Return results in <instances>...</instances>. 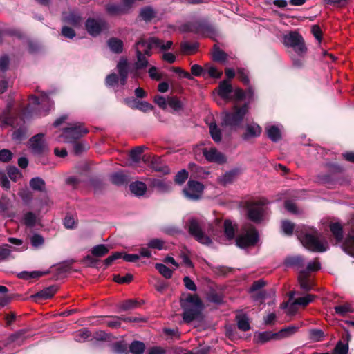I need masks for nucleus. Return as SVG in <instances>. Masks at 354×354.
Listing matches in <instances>:
<instances>
[{
    "mask_svg": "<svg viewBox=\"0 0 354 354\" xmlns=\"http://www.w3.org/2000/svg\"><path fill=\"white\" fill-rule=\"evenodd\" d=\"M297 330V327L295 326H288L284 328H282L279 332L277 333L278 339H281L282 338L288 337L294 334Z\"/></svg>",
    "mask_w": 354,
    "mask_h": 354,
    "instance_id": "49",
    "label": "nucleus"
},
{
    "mask_svg": "<svg viewBox=\"0 0 354 354\" xmlns=\"http://www.w3.org/2000/svg\"><path fill=\"white\" fill-rule=\"evenodd\" d=\"M239 173V171L238 169H234L226 171L221 177L219 178V183L224 186L232 184L234 181Z\"/></svg>",
    "mask_w": 354,
    "mask_h": 354,
    "instance_id": "24",
    "label": "nucleus"
},
{
    "mask_svg": "<svg viewBox=\"0 0 354 354\" xmlns=\"http://www.w3.org/2000/svg\"><path fill=\"white\" fill-rule=\"evenodd\" d=\"M111 182L115 185H123L128 183L127 176L120 172H115L110 176Z\"/></svg>",
    "mask_w": 354,
    "mask_h": 354,
    "instance_id": "41",
    "label": "nucleus"
},
{
    "mask_svg": "<svg viewBox=\"0 0 354 354\" xmlns=\"http://www.w3.org/2000/svg\"><path fill=\"white\" fill-rule=\"evenodd\" d=\"M315 298V295L308 294L304 297H301L297 298L295 299V304H297L298 305L301 306L303 307H306L310 302H312Z\"/></svg>",
    "mask_w": 354,
    "mask_h": 354,
    "instance_id": "58",
    "label": "nucleus"
},
{
    "mask_svg": "<svg viewBox=\"0 0 354 354\" xmlns=\"http://www.w3.org/2000/svg\"><path fill=\"white\" fill-rule=\"evenodd\" d=\"M259 241V234L255 227H252L245 234L239 236L236 239V245L240 248L254 246Z\"/></svg>",
    "mask_w": 354,
    "mask_h": 354,
    "instance_id": "11",
    "label": "nucleus"
},
{
    "mask_svg": "<svg viewBox=\"0 0 354 354\" xmlns=\"http://www.w3.org/2000/svg\"><path fill=\"white\" fill-rule=\"evenodd\" d=\"M246 98V93L245 91L240 88H236L234 91V94L231 95L230 100L233 101H242Z\"/></svg>",
    "mask_w": 354,
    "mask_h": 354,
    "instance_id": "61",
    "label": "nucleus"
},
{
    "mask_svg": "<svg viewBox=\"0 0 354 354\" xmlns=\"http://www.w3.org/2000/svg\"><path fill=\"white\" fill-rule=\"evenodd\" d=\"M48 272L41 271L28 272L24 271L18 274L17 277L22 279H38Z\"/></svg>",
    "mask_w": 354,
    "mask_h": 354,
    "instance_id": "45",
    "label": "nucleus"
},
{
    "mask_svg": "<svg viewBox=\"0 0 354 354\" xmlns=\"http://www.w3.org/2000/svg\"><path fill=\"white\" fill-rule=\"evenodd\" d=\"M267 283L263 279H259L257 281H254L251 286L249 288L248 292L252 293L256 292V291H261L263 290L262 288L266 286Z\"/></svg>",
    "mask_w": 354,
    "mask_h": 354,
    "instance_id": "56",
    "label": "nucleus"
},
{
    "mask_svg": "<svg viewBox=\"0 0 354 354\" xmlns=\"http://www.w3.org/2000/svg\"><path fill=\"white\" fill-rule=\"evenodd\" d=\"M295 233L303 245L311 252H324L328 248L326 242L324 243L320 241V232L313 227L297 228Z\"/></svg>",
    "mask_w": 354,
    "mask_h": 354,
    "instance_id": "3",
    "label": "nucleus"
},
{
    "mask_svg": "<svg viewBox=\"0 0 354 354\" xmlns=\"http://www.w3.org/2000/svg\"><path fill=\"white\" fill-rule=\"evenodd\" d=\"M262 132L261 127L257 123L247 124L245 132L242 135V138L248 140L252 138L259 137Z\"/></svg>",
    "mask_w": 354,
    "mask_h": 354,
    "instance_id": "19",
    "label": "nucleus"
},
{
    "mask_svg": "<svg viewBox=\"0 0 354 354\" xmlns=\"http://www.w3.org/2000/svg\"><path fill=\"white\" fill-rule=\"evenodd\" d=\"M100 260L93 256L92 254L85 256L81 261V263L87 268H98Z\"/></svg>",
    "mask_w": 354,
    "mask_h": 354,
    "instance_id": "38",
    "label": "nucleus"
},
{
    "mask_svg": "<svg viewBox=\"0 0 354 354\" xmlns=\"http://www.w3.org/2000/svg\"><path fill=\"white\" fill-rule=\"evenodd\" d=\"M136 57L137 61L135 63V68L137 70H140L145 68L147 66L149 62L146 59L145 56L143 55L142 52L140 49H136Z\"/></svg>",
    "mask_w": 354,
    "mask_h": 354,
    "instance_id": "42",
    "label": "nucleus"
},
{
    "mask_svg": "<svg viewBox=\"0 0 354 354\" xmlns=\"http://www.w3.org/2000/svg\"><path fill=\"white\" fill-rule=\"evenodd\" d=\"M59 287L56 285H52L44 288L32 295L35 301H40L52 298L58 290Z\"/></svg>",
    "mask_w": 354,
    "mask_h": 354,
    "instance_id": "16",
    "label": "nucleus"
},
{
    "mask_svg": "<svg viewBox=\"0 0 354 354\" xmlns=\"http://www.w3.org/2000/svg\"><path fill=\"white\" fill-rule=\"evenodd\" d=\"M26 114V110H23L21 113L18 115L12 112L10 107H7L3 110L0 115V122L1 127H12L16 128L19 127L15 131H14L12 138L13 140L17 142H21L26 138L27 129L24 126L25 123L24 116Z\"/></svg>",
    "mask_w": 354,
    "mask_h": 354,
    "instance_id": "2",
    "label": "nucleus"
},
{
    "mask_svg": "<svg viewBox=\"0 0 354 354\" xmlns=\"http://www.w3.org/2000/svg\"><path fill=\"white\" fill-rule=\"evenodd\" d=\"M167 104L175 111H179L183 109V103L176 96L168 97Z\"/></svg>",
    "mask_w": 354,
    "mask_h": 354,
    "instance_id": "48",
    "label": "nucleus"
},
{
    "mask_svg": "<svg viewBox=\"0 0 354 354\" xmlns=\"http://www.w3.org/2000/svg\"><path fill=\"white\" fill-rule=\"evenodd\" d=\"M26 330L24 329L19 330L12 334H11L6 339V345L15 343L23 341L25 339V334Z\"/></svg>",
    "mask_w": 354,
    "mask_h": 354,
    "instance_id": "40",
    "label": "nucleus"
},
{
    "mask_svg": "<svg viewBox=\"0 0 354 354\" xmlns=\"http://www.w3.org/2000/svg\"><path fill=\"white\" fill-rule=\"evenodd\" d=\"M199 47L198 42L190 44L187 41H184L180 44V48L184 52H194L197 50Z\"/></svg>",
    "mask_w": 354,
    "mask_h": 354,
    "instance_id": "62",
    "label": "nucleus"
},
{
    "mask_svg": "<svg viewBox=\"0 0 354 354\" xmlns=\"http://www.w3.org/2000/svg\"><path fill=\"white\" fill-rule=\"evenodd\" d=\"M209 133L212 140L218 143L222 140L221 130L218 127L215 122H212L209 125Z\"/></svg>",
    "mask_w": 354,
    "mask_h": 354,
    "instance_id": "37",
    "label": "nucleus"
},
{
    "mask_svg": "<svg viewBox=\"0 0 354 354\" xmlns=\"http://www.w3.org/2000/svg\"><path fill=\"white\" fill-rule=\"evenodd\" d=\"M130 191L137 196H143L147 190V186L145 183L136 181L133 182L129 185Z\"/></svg>",
    "mask_w": 354,
    "mask_h": 354,
    "instance_id": "25",
    "label": "nucleus"
},
{
    "mask_svg": "<svg viewBox=\"0 0 354 354\" xmlns=\"http://www.w3.org/2000/svg\"><path fill=\"white\" fill-rule=\"evenodd\" d=\"M113 351L118 354H127V344L124 341H118L113 344Z\"/></svg>",
    "mask_w": 354,
    "mask_h": 354,
    "instance_id": "50",
    "label": "nucleus"
},
{
    "mask_svg": "<svg viewBox=\"0 0 354 354\" xmlns=\"http://www.w3.org/2000/svg\"><path fill=\"white\" fill-rule=\"evenodd\" d=\"M29 142L31 151L35 155L40 156L48 151V145L44 140V134L42 133L32 136Z\"/></svg>",
    "mask_w": 354,
    "mask_h": 354,
    "instance_id": "14",
    "label": "nucleus"
},
{
    "mask_svg": "<svg viewBox=\"0 0 354 354\" xmlns=\"http://www.w3.org/2000/svg\"><path fill=\"white\" fill-rule=\"evenodd\" d=\"M212 59L218 62H224L227 59V54L221 50L217 44H214L212 53Z\"/></svg>",
    "mask_w": 354,
    "mask_h": 354,
    "instance_id": "27",
    "label": "nucleus"
},
{
    "mask_svg": "<svg viewBox=\"0 0 354 354\" xmlns=\"http://www.w3.org/2000/svg\"><path fill=\"white\" fill-rule=\"evenodd\" d=\"M180 306L183 309L182 317L185 323L189 324L202 317L204 305L198 295L182 294L180 297Z\"/></svg>",
    "mask_w": 354,
    "mask_h": 354,
    "instance_id": "1",
    "label": "nucleus"
},
{
    "mask_svg": "<svg viewBox=\"0 0 354 354\" xmlns=\"http://www.w3.org/2000/svg\"><path fill=\"white\" fill-rule=\"evenodd\" d=\"M88 132V129L82 124L75 123L64 128L62 137L66 142H73L85 136Z\"/></svg>",
    "mask_w": 354,
    "mask_h": 354,
    "instance_id": "9",
    "label": "nucleus"
},
{
    "mask_svg": "<svg viewBox=\"0 0 354 354\" xmlns=\"http://www.w3.org/2000/svg\"><path fill=\"white\" fill-rule=\"evenodd\" d=\"M236 228L232 225V223L229 219H225L223 223V232L224 234L228 240L234 239L235 236Z\"/></svg>",
    "mask_w": 354,
    "mask_h": 354,
    "instance_id": "32",
    "label": "nucleus"
},
{
    "mask_svg": "<svg viewBox=\"0 0 354 354\" xmlns=\"http://www.w3.org/2000/svg\"><path fill=\"white\" fill-rule=\"evenodd\" d=\"M248 103L239 106L234 103L232 111H225L222 117L221 126L229 127L231 129H236L242 123L245 115L248 112Z\"/></svg>",
    "mask_w": 354,
    "mask_h": 354,
    "instance_id": "5",
    "label": "nucleus"
},
{
    "mask_svg": "<svg viewBox=\"0 0 354 354\" xmlns=\"http://www.w3.org/2000/svg\"><path fill=\"white\" fill-rule=\"evenodd\" d=\"M285 265L288 267L302 268L304 265V259L301 256L289 257L286 259Z\"/></svg>",
    "mask_w": 354,
    "mask_h": 354,
    "instance_id": "36",
    "label": "nucleus"
},
{
    "mask_svg": "<svg viewBox=\"0 0 354 354\" xmlns=\"http://www.w3.org/2000/svg\"><path fill=\"white\" fill-rule=\"evenodd\" d=\"M145 149V146H137L132 149L129 153V157L134 162H139L140 159V156L144 151V149Z\"/></svg>",
    "mask_w": 354,
    "mask_h": 354,
    "instance_id": "47",
    "label": "nucleus"
},
{
    "mask_svg": "<svg viewBox=\"0 0 354 354\" xmlns=\"http://www.w3.org/2000/svg\"><path fill=\"white\" fill-rule=\"evenodd\" d=\"M309 337L313 342H321L324 339V333L321 329H312L309 331Z\"/></svg>",
    "mask_w": 354,
    "mask_h": 354,
    "instance_id": "53",
    "label": "nucleus"
},
{
    "mask_svg": "<svg viewBox=\"0 0 354 354\" xmlns=\"http://www.w3.org/2000/svg\"><path fill=\"white\" fill-rule=\"evenodd\" d=\"M283 44L286 47L292 48L300 57L307 52V47L302 35L297 31H290L283 36Z\"/></svg>",
    "mask_w": 354,
    "mask_h": 354,
    "instance_id": "8",
    "label": "nucleus"
},
{
    "mask_svg": "<svg viewBox=\"0 0 354 354\" xmlns=\"http://www.w3.org/2000/svg\"><path fill=\"white\" fill-rule=\"evenodd\" d=\"M132 354H142L145 350V344L140 341L134 340L129 346Z\"/></svg>",
    "mask_w": 354,
    "mask_h": 354,
    "instance_id": "44",
    "label": "nucleus"
},
{
    "mask_svg": "<svg viewBox=\"0 0 354 354\" xmlns=\"http://www.w3.org/2000/svg\"><path fill=\"white\" fill-rule=\"evenodd\" d=\"M155 40V37H150L148 41H146L143 39H140L139 41H138L135 45L134 47L136 49H140V48H145V49L143 50L144 55L151 56V50L152 48H156L155 45H153V41Z\"/></svg>",
    "mask_w": 354,
    "mask_h": 354,
    "instance_id": "20",
    "label": "nucleus"
},
{
    "mask_svg": "<svg viewBox=\"0 0 354 354\" xmlns=\"http://www.w3.org/2000/svg\"><path fill=\"white\" fill-rule=\"evenodd\" d=\"M109 252V247L104 244L95 245L91 250V254L98 259L106 255Z\"/></svg>",
    "mask_w": 354,
    "mask_h": 354,
    "instance_id": "28",
    "label": "nucleus"
},
{
    "mask_svg": "<svg viewBox=\"0 0 354 354\" xmlns=\"http://www.w3.org/2000/svg\"><path fill=\"white\" fill-rule=\"evenodd\" d=\"M151 186L160 192H168L171 189L170 185L161 179H152Z\"/></svg>",
    "mask_w": 354,
    "mask_h": 354,
    "instance_id": "34",
    "label": "nucleus"
},
{
    "mask_svg": "<svg viewBox=\"0 0 354 354\" xmlns=\"http://www.w3.org/2000/svg\"><path fill=\"white\" fill-rule=\"evenodd\" d=\"M155 268L165 279H169L172 277L173 270L163 263H156Z\"/></svg>",
    "mask_w": 354,
    "mask_h": 354,
    "instance_id": "46",
    "label": "nucleus"
},
{
    "mask_svg": "<svg viewBox=\"0 0 354 354\" xmlns=\"http://www.w3.org/2000/svg\"><path fill=\"white\" fill-rule=\"evenodd\" d=\"M203 183L194 180H189L187 187L183 189V195L188 199L192 201L198 200L204 190Z\"/></svg>",
    "mask_w": 354,
    "mask_h": 354,
    "instance_id": "13",
    "label": "nucleus"
},
{
    "mask_svg": "<svg viewBox=\"0 0 354 354\" xmlns=\"http://www.w3.org/2000/svg\"><path fill=\"white\" fill-rule=\"evenodd\" d=\"M237 320V326L239 330L246 332L250 329L249 319L246 315H238L236 317Z\"/></svg>",
    "mask_w": 354,
    "mask_h": 354,
    "instance_id": "35",
    "label": "nucleus"
},
{
    "mask_svg": "<svg viewBox=\"0 0 354 354\" xmlns=\"http://www.w3.org/2000/svg\"><path fill=\"white\" fill-rule=\"evenodd\" d=\"M329 228L335 244L342 243V250L351 257H354V231L349 232L344 240V230L341 223H331Z\"/></svg>",
    "mask_w": 354,
    "mask_h": 354,
    "instance_id": "4",
    "label": "nucleus"
},
{
    "mask_svg": "<svg viewBox=\"0 0 354 354\" xmlns=\"http://www.w3.org/2000/svg\"><path fill=\"white\" fill-rule=\"evenodd\" d=\"M30 187L35 191L44 192L46 190V183L40 177H34L29 182Z\"/></svg>",
    "mask_w": 354,
    "mask_h": 354,
    "instance_id": "31",
    "label": "nucleus"
},
{
    "mask_svg": "<svg viewBox=\"0 0 354 354\" xmlns=\"http://www.w3.org/2000/svg\"><path fill=\"white\" fill-rule=\"evenodd\" d=\"M90 184L96 192L101 191L104 187V184L102 180L99 177L91 178Z\"/></svg>",
    "mask_w": 354,
    "mask_h": 354,
    "instance_id": "63",
    "label": "nucleus"
},
{
    "mask_svg": "<svg viewBox=\"0 0 354 354\" xmlns=\"http://www.w3.org/2000/svg\"><path fill=\"white\" fill-rule=\"evenodd\" d=\"M117 69L119 73V81L121 85L126 84L128 74L129 72V64L127 59H121L117 64Z\"/></svg>",
    "mask_w": 354,
    "mask_h": 354,
    "instance_id": "18",
    "label": "nucleus"
},
{
    "mask_svg": "<svg viewBox=\"0 0 354 354\" xmlns=\"http://www.w3.org/2000/svg\"><path fill=\"white\" fill-rule=\"evenodd\" d=\"M334 309L337 314L343 317L345 316L348 313L353 312L351 306L348 303L336 306H335Z\"/></svg>",
    "mask_w": 354,
    "mask_h": 354,
    "instance_id": "51",
    "label": "nucleus"
},
{
    "mask_svg": "<svg viewBox=\"0 0 354 354\" xmlns=\"http://www.w3.org/2000/svg\"><path fill=\"white\" fill-rule=\"evenodd\" d=\"M185 228L187 230L189 235L198 243L205 245H209L212 243V239L205 234L203 230L201 223L198 218H189L186 222Z\"/></svg>",
    "mask_w": 354,
    "mask_h": 354,
    "instance_id": "7",
    "label": "nucleus"
},
{
    "mask_svg": "<svg viewBox=\"0 0 354 354\" xmlns=\"http://www.w3.org/2000/svg\"><path fill=\"white\" fill-rule=\"evenodd\" d=\"M107 46L111 51L115 54H120L123 51L124 43L117 37H111L107 41Z\"/></svg>",
    "mask_w": 354,
    "mask_h": 354,
    "instance_id": "22",
    "label": "nucleus"
},
{
    "mask_svg": "<svg viewBox=\"0 0 354 354\" xmlns=\"http://www.w3.org/2000/svg\"><path fill=\"white\" fill-rule=\"evenodd\" d=\"M268 137L274 142H277L281 138V134L279 129L275 126L272 125L266 129Z\"/></svg>",
    "mask_w": 354,
    "mask_h": 354,
    "instance_id": "39",
    "label": "nucleus"
},
{
    "mask_svg": "<svg viewBox=\"0 0 354 354\" xmlns=\"http://www.w3.org/2000/svg\"><path fill=\"white\" fill-rule=\"evenodd\" d=\"M189 174L186 169H181L175 176L174 181L176 184L183 185L188 178Z\"/></svg>",
    "mask_w": 354,
    "mask_h": 354,
    "instance_id": "60",
    "label": "nucleus"
},
{
    "mask_svg": "<svg viewBox=\"0 0 354 354\" xmlns=\"http://www.w3.org/2000/svg\"><path fill=\"white\" fill-rule=\"evenodd\" d=\"M29 100L35 105H39L41 102L42 104H48L50 108L52 107L54 104L53 101L49 97V96L44 92L41 95V101L39 98L35 95H32Z\"/></svg>",
    "mask_w": 354,
    "mask_h": 354,
    "instance_id": "30",
    "label": "nucleus"
},
{
    "mask_svg": "<svg viewBox=\"0 0 354 354\" xmlns=\"http://www.w3.org/2000/svg\"><path fill=\"white\" fill-rule=\"evenodd\" d=\"M102 321L101 324H105L108 327L113 329L119 328L121 326V322L118 321V318L115 316H104L101 317Z\"/></svg>",
    "mask_w": 354,
    "mask_h": 354,
    "instance_id": "33",
    "label": "nucleus"
},
{
    "mask_svg": "<svg viewBox=\"0 0 354 354\" xmlns=\"http://www.w3.org/2000/svg\"><path fill=\"white\" fill-rule=\"evenodd\" d=\"M85 28L90 35L97 37L103 30L109 29V24L103 18L95 19L88 17L85 21Z\"/></svg>",
    "mask_w": 354,
    "mask_h": 354,
    "instance_id": "10",
    "label": "nucleus"
},
{
    "mask_svg": "<svg viewBox=\"0 0 354 354\" xmlns=\"http://www.w3.org/2000/svg\"><path fill=\"white\" fill-rule=\"evenodd\" d=\"M271 339H278L277 333L264 331L257 333L254 337V341L257 344H263Z\"/></svg>",
    "mask_w": 354,
    "mask_h": 354,
    "instance_id": "21",
    "label": "nucleus"
},
{
    "mask_svg": "<svg viewBox=\"0 0 354 354\" xmlns=\"http://www.w3.org/2000/svg\"><path fill=\"white\" fill-rule=\"evenodd\" d=\"M122 258V252H115L103 261L104 269L110 266L115 261Z\"/></svg>",
    "mask_w": 354,
    "mask_h": 354,
    "instance_id": "59",
    "label": "nucleus"
},
{
    "mask_svg": "<svg viewBox=\"0 0 354 354\" xmlns=\"http://www.w3.org/2000/svg\"><path fill=\"white\" fill-rule=\"evenodd\" d=\"M24 223L28 227H33L36 224V216L32 212H28L24 215Z\"/></svg>",
    "mask_w": 354,
    "mask_h": 354,
    "instance_id": "64",
    "label": "nucleus"
},
{
    "mask_svg": "<svg viewBox=\"0 0 354 354\" xmlns=\"http://www.w3.org/2000/svg\"><path fill=\"white\" fill-rule=\"evenodd\" d=\"M81 15L75 12H70L66 16L64 17V21L73 26H78L82 22Z\"/></svg>",
    "mask_w": 354,
    "mask_h": 354,
    "instance_id": "29",
    "label": "nucleus"
},
{
    "mask_svg": "<svg viewBox=\"0 0 354 354\" xmlns=\"http://www.w3.org/2000/svg\"><path fill=\"white\" fill-rule=\"evenodd\" d=\"M7 173L9 178L16 182L18 179L22 177V174L17 167L15 166H10L7 169Z\"/></svg>",
    "mask_w": 354,
    "mask_h": 354,
    "instance_id": "52",
    "label": "nucleus"
},
{
    "mask_svg": "<svg viewBox=\"0 0 354 354\" xmlns=\"http://www.w3.org/2000/svg\"><path fill=\"white\" fill-rule=\"evenodd\" d=\"M299 283L301 289L305 291H310L312 286L310 283L309 279L304 270L301 271L298 277Z\"/></svg>",
    "mask_w": 354,
    "mask_h": 354,
    "instance_id": "43",
    "label": "nucleus"
},
{
    "mask_svg": "<svg viewBox=\"0 0 354 354\" xmlns=\"http://www.w3.org/2000/svg\"><path fill=\"white\" fill-rule=\"evenodd\" d=\"M348 344H344L342 340L338 341L333 351V354H348Z\"/></svg>",
    "mask_w": 354,
    "mask_h": 354,
    "instance_id": "54",
    "label": "nucleus"
},
{
    "mask_svg": "<svg viewBox=\"0 0 354 354\" xmlns=\"http://www.w3.org/2000/svg\"><path fill=\"white\" fill-rule=\"evenodd\" d=\"M264 205L265 203L261 201H246L245 208L248 219L254 223H260L263 218Z\"/></svg>",
    "mask_w": 354,
    "mask_h": 354,
    "instance_id": "12",
    "label": "nucleus"
},
{
    "mask_svg": "<svg viewBox=\"0 0 354 354\" xmlns=\"http://www.w3.org/2000/svg\"><path fill=\"white\" fill-rule=\"evenodd\" d=\"M203 154L206 160L209 162L223 165L227 161L225 156L218 151L215 147H212L209 149L207 148L203 149Z\"/></svg>",
    "mask_w": 354,
    "mask_h": 354,
    "instance_id": "15",
    "label": "nucleus"
},
{
    "mask_svg": "<svg viewBox=\"0 0 354 354\" xmlns=\"http://www.w3.org/2000/svg\"><path fill=\"white\" fill-rule=\"evenodd\" d=\"M141 303L136 299H127L123 301L118 305L120 311H128L136 309L140 306Z\"/></svg>",
    "mask_w": 354,
    "mask_h": 354,
    "instance_id": "26",
    "label": "nucleus"
},
{
    "mask_svg": "<svg viewBox=\"0 0 354 354\" xmlns=\"http://www.w3.org/2000/svg\"><path fill=\"white\" fill-rule=\"evenodd\" d=\"M180 30L185 32H192L203 37H211L215 34L214 28L205 20L187 22L181 26Z\"/></svg>",
    "mask_w": 354,
    "mask_h": 354,
    "instance_id": "6",
    "label": "nucleus"
},
{
    "mask_svg": "<svg viewBox=\"0 0 354 354\" xmlns=\"http://www.w3.org/2000/svg\"><path fill=\"white\" fill-rule=\"evenodd\" d=\"M73 261H65L58 265L56 271L57 274L60 276L63 274L69 272L71 270Z\"/></svg>",
    "mask_w": 354,
    "mask_h": 354,
    "instance_id": "55",
    "label": "nucleus"
},
{
    "mask_svg": "<svg viewBox=\"0 0 354 354\" xmlns=\"http://www.w3.org/2000/svg\"><path fill=\"white\" fill-rule=\"evenodd\" d=\"M156 11L151 6H147L140 9L139 17L145 22H149L156 17Z\"/></svg>",
    "mask_w": 354,
    "mask_h": 354,
    "instance_id": "23",
    "label": "nucleus"
},
{
    "mask_svg": "<svg viewBox=\"0 0 354 354\" xmlns=\"http://www.w3.org/2000/svg\"><path fill=\"white\" fill-rule=\"evenodd\" d=\"M217 92L222 99L229 101L233 92V87L228 80H224L219 83Z\"/></svg>",
    "mask_w": 354,
    "mask_h": 354,
    "instance_id": "17",
    "label": "nucleus"
},
{
    "mask_svg": "<svg viewBox=\"0 0 354 354\" xmlns=\"http://www.w3.org/2000/svg\"><path fill=\"white\" fill-rule=\"evenodd\" d=\"M238 79L245 86L250 85V79L248 77V71L245 68H239L237 70Z\"/></svg>",
    "mask_w": 354,
    "mask_h": 354,
    "instance_id": "57",
    "label": "nucleus"
}]
</instances>
